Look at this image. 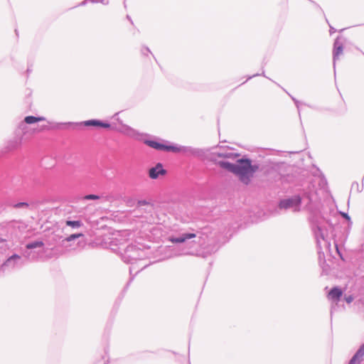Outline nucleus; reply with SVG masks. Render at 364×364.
I'll list each match as a JSON object with an SVG mask.
<instances>
[{"instance_id": "f257e3e1", "label": "nucleus", "mask_w": 364, "mask_h": 364, "mask_svg": "<svg viewBox=\"0 0 364 364\" xmlns=\"http://www.w3.org/2000/svg\"><path fill=\"white\" fill-rule=\"evenodd\" d=\"M217 164L220 167L235 173L245 184L249 183L250 178L258 169V166L252 165L247 159H237L235 164L224 160L218 161Z\"/></svg>"}, {"instance_id": "f03ea898", "label": "nucleus", "mask_w": 364, "mask_h": 364, "mask_svg": "<svg viewBox=\"0 0 364 364\" xmlns=\"http://www.w3.org/2000/svg\"><path fill=\"white\" fill-rule=\"evenodd\" d=\"M116 119L119 124V127L115 128L117 132L135 140H144L145 134L141 133L139 131L131 127L130 126L124 124L119 118H116Z\"/></svg>"}, {"instance_id": "7ed1b4c3", "label": "nucleus", "mask_w": 364, "mask_h": 364, "mask_svg": "<svg viewBox=\"0 0 364 364\" xmlns=\"http://www.w3.org/2000/svg\"><path fill=\"white\" fill-rule=\"evenodd\" d=\"M200 238L195 232H182L177 235L169 236L168 240L172 243H186L188 245L198 243L196 239Z\"/></svg>"}, {"instance_id": "20e7f679", "label": "nucleus", "mask_w": 364, "mask_h": 364, "mask_svg": "<svg viewBox=\"0 0 364 364\" xmlns=\"http://www.w3.org/2000/svg\"><path fill=\"white\" fill-rule=\"evenodd\" d=\"M144 144L156 150H164L173 152H179L184 149L183 147L176 145H167L154 140H144Z\"/></svg>"}, {"instance_id": "39448f33", "label": "nucleus", "mask_w": 364, "mask_h": 364, "mask_svg": "<svg viewBox=\"0 0 364 364\" xmlns=\"http://www.w3.org/2000/svg\"><path fill=\"white\" fill-rule=\"evenodd\" d=\"M301 199L299 196H294L290 198L282 200L279 203L281 209L292 208L294 212L300 210Z\"/></svg>"}, {"instance_id": "423d86ee", "label": "nucleus", "mask_w": 364, "mask_h": 364, "mask_svg": "<svg viewBox=\"0 0 364 364\" xmlns=\"http://www.w3.org/2000/svg\"><path fill=\"white\" fill-rule=\"evenodd\" d=\"M166 171L163 168L161 163H158L154 167H152L149 171V176L151 179H156L160 176H164Z\"/></svg>"}, {"instance_id": "0eeeda50", "label": "nucleus", "mask_w": 364, "mask_h": 364, "mask_svg": "<svg viewBox=\"0 0 364 364\" xmlns=\"http://www.w3.org/2000/svg\"><path fill=\"white\" fill-rule=\"evenodd\" d=\"M343 46L342 43L339 41V38H336L334 42L333 50V66L335 67L336 61L338 60L339 56L343 54Z\"/></svg>"}, {"instance_id": "6e6552de", "label": "nucleus", "mask_w": 364, "mask_h": 364, "mask_svg": "<svg viewBox=\"0 0 364 364\" xmlns=\"http://www.w3.org/2000/svg\"><path fill=\"white\" fill-rule=\"evenodd\" d=\"M46 118L43 117H33V116H27L24 118V120L21 122L19 124V129L24 130L26 129V124H33L38 122L45 121Z\"/></svg>"}, {"instance_id": "1a4fd4ad", "label": "nucleus", "mask_w": 364, "mask_h": 364, "mask_svg": "<svg viewBox=\"0 0 364 364\" xmlns=\"http://www.w3.org/2000/svg\"><path fill=\"white\" fill-rule=\"evenodd\" d=\"M21 259V257L18 255H13L9 257L5 262L1 265V269L5 270L7 267L14 268L17 262Z\"/></svg>"}, {"instance_id": "9d476101", "label": "nucleus", "mask_w": 364, "mask_h": 364, "mask_svg": "<svg viewBox=\"0 0 364 364\" xmlns=\"http://www.w3.org/2000/svg\"><path fill=\"white\" fill-rule=\"evenodd\" d=\"M342 291L338 287H333L328 293V298L335 302H338L342 296Z\"/></svg>"}, {"instance_id": "9b49d317", "label": "nucleus", "mask_w": 364, "mask_h": 364, "mask_svg": "<svg viewBox=\"0 0 364 364\" xmlns=\"http://www.w3.org/2000/svg\"><path fill=\"white\" fill-rule=\"evenodd\" d=\"M84 125L85 126H96V127H100L103 128H109L111 127L110 124L101 122L97 119H90L87 120L83 122Z\"/></svg>"}, {"instance_id": "f8f14e48", "label": "nucleus", "mask_w": 364, "mask_h": 364, "mask_svg": "<svg viewBox=\"0 0 364 364\" xmlns=\"http://www.w3.org/2000/svg\"><path fill=\"white\" fill-rule=\"evenodd\" d=\"M216 154L219 157L224 158V159H235L239 156V155L237 154H235L230 150L219 151V152H217Z\"/></svg>"}, {"instance_id": "ddd939ff", "label": "nucleus", "mask_w": 364, "mask_h": 364, "mask_svg": "<svg viewBox=\"0 0 364 364\" xmlns=\"http://www.w3.org/2000/svg\"><path fill=\"white\" fill-rule=\"evenodd\" d=\"M21 144V137H15L13 140L8 142L7 148L9 150H14L20 146Z\"/></svg>"}, {"instance_id": "4468645a", "label": "nucleus", "mask_w": 364, "mask_h": 364, "mask_svg": "<svg viewBox=\"0 0 364 364\" xmlns=\"http://www.w3.org/2000/svg\"><path fill=\"white\" fill-rule=\"evenodd\" d=\"M43 246H44V243L42 241L36 240V241H33V242H31L28 243L26 245V247L28 250H32V249L43 247Z\"/></svg>"}, {"instance_id": "2eb2a0df", "label": "nucleus", "mask_w": 364, "mask_h": 364, "mask_svg": "<svg viewBox=\"0 0 364 364\" xmlns=\"http://www.w3.org/2000/svg\"><path fill=\"white\" fill-rule=\"evenodd\" d=\"M353 357L358 360L359 362L363 360L364 357V344L360 347V348L357 350Z\"/></svg>"}, {"instance_id": "dca6fc26", "label": "nucleus", "mask_w": 364, "mask_h": 364, "mask_svg": "<svg viewBox=\"0 0 364 364\" xmlns=\"http://www.w3.org/2000/svg\"><path fill=\"white\" fill-rule=\"evenodd\" d=\"M353 357L358 360L359 362L363 360L364 357V344L360 347V348L357 350Z\"/></svg>"}, {"instance_id": "f3484780", "label": "nucleus", "mask_w": 364, "mask_h": 364, "mask_svg": "<svg viewBox=\"0 0 364 364\" xmlns=\"http://www.w3.org/2000/svg\"><path fill=\"white\" fill-rule=\"evenodd\" d=\"M66 225L73 228H78L82 225L80 220H67Z\"/></svg>"}, {"instance_id": "a211bd4d", "label": "nucleus", "mask_w": 364, "mask_h": 364, "mask_svg": "<svg viewBox=\"0 0 364 364\" xmlns=\"http://www.w3.org/2000/svg\"><path fill=\"white\" fill-rule=\"evenodd\" d=\"M316 237L317 240V243L320 244L321 241L320 239H322L324 240V234L322 232V230L320 227H317L316 230L315 231Z\"/></svg>"}, {"instance_id": "6ab92c4d", "label": "nucleus", "mask_w": 364, "mask_h": 364, "mask_svg": "<svg viewBox=\"0 0 364 364\" xmlns=\"http://www.w3.org/2000/svg\"><path fill=\"white\" fill-rule=\"evenodd\" d=\"M83 234L82 233H75V234H72L70 235V236H68V237H66L65 240H63V242H71V241H73L79 237H83Z\"/></svg>"}, {"instance_id": "aec40b11", "label": "nucleus", "mask_w": 364, "mask_h": 364, "mask_svg": "<svg viewBox=\"0 0 364 364\" xmlns=\"http://www.w3.org/2000/svg\"><path fill=\"white\" fill-rule=\"evenodd\" d=\"M144 205H148V210L147 211L148 212H151V210L153 209L152 208V206L150 205V204L145 200H140L137 202V208H140L141 206H144Z\"/></svg>"}, {"instance_id": "412c9836", "label": "nucleus", "mask_w": 364, "mask_h": 364, "mask_svg": "<svg viewBox=\"0 0 364 364\" xmlns=\"http://www.w3.org/2000/svg\"><path fill=\"white\" fill-rule=\"evenodd\" d=\"M100 198V196L95 194H89L84 196V200H97Z\"/></svg>"}, {"instance_id": "4be33fe9", "label": "nucleus", "mask_w": 364, "mask_h": 364, "mask_svg": "<svg viewBox=\"0 0 364 364\" xmlns=\"http://www.w3.org/2000/svg\"><path fill=\"white\" fill-rule=\"evenodd\" d=\"M14 207L16 208H28V204L25 202H21L15 204Z\"/></svg>"}, {"instance_id": "5701e85b", "label": "nucleus", "mask_w": 364, "mask_h": 364, "mask_svg": "<svg viewBox=\"0 0 364 364\" xmlns=\"http://www.w3.org/2000/svg\"><path fill=\"white\" fill-rule=\"evenodd\" d=\"M92 3H101L102 4L107 5L108 1L106 0H90Z\"/></svg>"}, {"instance_id": "b1692460", "label": "nucleus", "mask_w": 364, "mask_h": 364, "mask_svg": "<svg viewBox=\"0 0 364 364\" xmlns=\"http://www.w3.org/2000/svg\"><path fill=\"white\" fill-rule=\"evenodd\" d=\"M360 362H359L358 360H356L355 358H352L349 362L348 364H360Z\"/></svg>"}, {"instance_id": "393cba45", "label": "nucleus", "mask_w": 364, "mask_h": 364, "mask_svg": "<svg viewBox=\"0 0 364 364\" xmlns=\"http://www.w3.org/2000/svg\"><path fill=\"white\" fill-rule=\"evenodd\" d=\"M5 242L6 241L4 239L0 238V248H3L6 246Z\"/></svg>"}, {"instance_id": "a878e982", "label": "nucleus", "mask_w": 364, "mask_h": 364, "mask_svg": "<svg viewBox=\"0 0 364 364\" xmlns=\"http://www.w3.org/2000/svg\"><path fill=\"white\" fill-rule=\"evenodd\" d=\"M345 299L348 304H350L353 301V298L351 296H348L346 297Z\"/></svg>"}, {"instance_id": "bb28decb", "label": "nucleus", "mask_w": 364, "mask_h": 364, "mask_svg": "<svg viewBox=\"0 0 364 364\" xmlns=\"http://www.w3.org/2000/svg\"><path fill=\"white\" fill-rule=\"evenodd\" d=\"M342 215L344 218H346L347 220H350V217L348 216V215L347 213H342Z\"/></svg>"}, {"instance_id": "cd10ccee", "label": "nucleus", "mask_w": 364, "mask_h": 364, "mask_svg": "<svg viewBox=\"0 0 364 364\" xmlns=\"http://www.w3.org/2000/svg\"><path fill=\"white\" fill-rule=\"evenodd\" d=\"M333 32H335V29L333 27L330 26V33H331V34L333 33Z\"/></svg>"}, {"instance_id": "c85d7f7f", "label": "nucleus", "mask_w": 364, "mask_h": 364, "mask_svg": "<svg viewBox=\"0 0 364 364\" xmlns=\"http://www.w3.org/2000/svg\"><path fill=\"white\" fill-rule=\"evenodd\" d=\"M24 256H25V257H29V254H28V253L25 252Z\"/></svg>"}, {"instance_id": "c756f323", "label": "nucleus", "mask_w": 364, "mask_h": 364, "mask_svg": "<svg viewBox=\"0 0 364 364\" xmlns=\"http://www.w3.org/2000/svg\"><path fill=\"white\" fill-rule=\"evenodd\" d=\"M87 1V0H85V1H82V2L81 3V5H85V4H86Z\"/></svg>"}, {"instance_id": "7c9ffc66", "label": "nucleus", "mask_w": 364, "mask_h": 364, "mask_svg": "<svg viewBox=\"0 0 364 364\" xmlns=\"http://www.w3.org/2000/svg\"><path fill=\"white\" fill-rule=\"evenodd\" d=\"M133 270H134V269H133V267H130V269H129L130 273H132Z\"/></svg>"}, {"instance_id": "2f4dec72", "label": "nucleus", "mask_w": 364, "mask_h": 364, "mask_svg": "<svg viewBox=\"0 0 364 364\" xmlns=\"http://www.w3.org/2000/svg\"><path fill=\"white\" fill-rule=\"evenodd\" d=\"M119 114V112L118 113H116L114 116V117H116L117 115Z\"/></svg>"}]
</instances>
